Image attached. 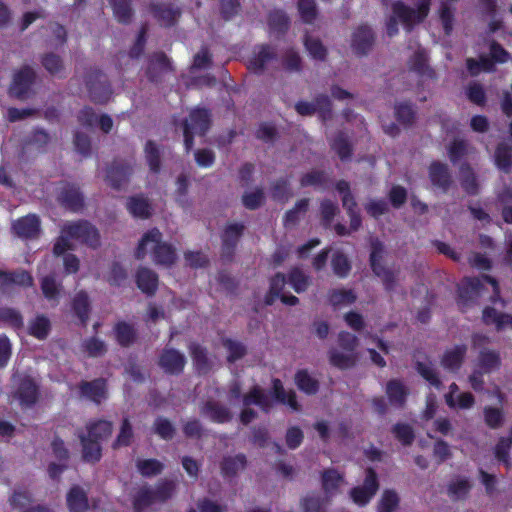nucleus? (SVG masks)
Instances as JSON below:
<instances>
[{
  "label": "nucleus",
  "mask_w": 512,
  "mask_h": 512,
  "mask_svg": "<svg viewBox=\"0 0 512 512\" xmlns=\"http://www.w3.org/2000/svg\"><path fill=\"white\" fill-rule=\"evenodd\" d=\"M36 79V73L29 65H24L17 70L10 85V93L19 100L27 97Z\"/></svg>",
  "instance_id": "9b49d317"
},
{
  "label": "nucleus",
  "mask_w": 512,
  "mask_h": 512,
  "mask_svg": "<svg viewBox=\"0 0 512 512\" xmlns=\"http://www.w3.org/2000/svg\"><path fill=\"white\" fill-rule=\"evenodd\" d=\"M50 330L51 323L49 319L44 315H38L30 322L28 333L38 340H44L48 337Z\"/></svg>",
  "instance_id": "603ef678"
},
{
  "label": "nucleus",
  "mask_w": 512,
  "mask_h": 512,
  "mask_svg": "<svg viewBox=\"0 0 512 512\" xmlns=\"http://www.w3.org/2000/svg\"><path fill=\"white\" fill-rule=\"evenodd\" d=\"M277 59L276 49L270 44H260L255 47L249 60L248 69L255 74H262L267 63Z\"/></svg>",
  "instance_id": "f3484780"
},
{
  "label": "nucleus",
  "mask_w": 512,
  "mask_h": 512,
  "mask_svg": "<svg viewBox=\"0 0 512 512\" xmlns=\"http://www.w3.org/2000/svg\"><path fill=\"white\" fill-rule=\"evenodd\" d=\"M328 182V175L323 170H313L305 173L300 178L301 187H324Z\"/></svg>",
  "instance_id": "680f3d73"
},
{
  "label": "nucleus",
  "mask_w": 512,
  "mask_h": 512,
  "mask_svg": "<svg viewBox=\"0 0 512 512\" xmlns=\"http://www.w3.org/2000/svg\"><path fill=\"white\" fill-rule=\"evenodd\" d=\"M12 229L20 238H37L41 231L40 218L36 214H28L14 221Z\"/></svg>",
  "instance_id": "a211bd4d"
},
{
  "label": "nucleus",
  "mask_w": 512,
  "mask_h": 512,
  "mask_svg": "<svg viewBox=\"0 0 512 512\" xmlns=\"http://www.w3.org/2000/svg\"><path fill=\"white\" fill-rule=\"evenodd\" d=\"M477 365L480 370L487 374L499 370L502 365L500 353L488 348L480 350L477 358Z\"/></svg>",
  "instance_id": "c756f323"
},
{
  "label": "nucleus",
  "mask_w": 512,
  "mask_h": 512,
  "mask_svg": "<svg viewBox=\"0 0 512 512\" xmlns=\"http://www.w3.org/2000/svg\"><path fill=\"white\" fill-rule=\"evenodd\" d=\"M174 72L170 58L162 51H156L148 55L145 68V76L149 82L158 84L164 77Z\"/></svg>",
  "instance_id": "1a4fd4ad"
},
{
  "label": "nucleus",
  "mask_w": 512,
  "mask_h": 512,
  "mask_svg": "<svg viewBox=\"0 0 512 512\" xmlns=\"http://www.w3.org/2000/svg\"><path fill=\"white\" fill-rule=\"evenodd\" d=\"M383 254V243L377 238L372 239L369 257L371 270L377 277L381 278L384 289L391 292L396 287L397 277L394 271L385 268L382 264Z\"/></svg>",
  "instance_id": "0eeeda50"
},
{
  "label": "nucleus",
  "mask_w": 512,
  "mask_h": 512,
  "mask_svg": "<svg viewBox=\"0 0 512 512\" xmlns=\"http://www.w3.org/2000/svg\"><path fill=\"white\" fill-rule=\"evenodd\" d=\"M11 285L20 287H31L33 285V277L26 270L5 271L0 269V288L5 289Z\"/></svg>",
  "instance_id": "b1692460"
},
{
  "label": "nucleus",
  "mask_w": 512,
  "mask_h": 512,
  "mask_svg": "<svg viewBox=\"0 0 512 512\" xmlns=\"http://www.w3.org/2000/svg\"><path fill=\"white\" fill-rule=\"evenodd\" d=\"M186 363L185 355L175 348H164L158 359L159 367L168 375L182 374Z\"/></svg>",
  "instance_id": "f8f14e48"
},
{
  "label": "nucleus",
  "mask_w": 512,
  "mask_h": 512,
  "mask_svg": "<svg viewBox=\"0 0 512 512\" xmlns=\"http://www.w3.org/2000/svg\"><path fill=\"white\" fill-rule=\"evenodd\" d=\"M380 487L377 472L374 468L368 467L365 470V477L362 485L353 487L349 494L352 501L360 506H366L376 495Z\"/></svg>",
  "instance_id": "6e6552de"
},
{
  "label": "nucleus",
  "mask_w": 512,
  "mask_h": 512,
  "mask_svg": "<svg viewBox=\"0 0 512 512\" xmlns=\"http://www.w3.org/2000/svg\"><path fill=\"white\" fill-rule=\"evenodd\" d=\"M316 113H318L321 121L326 122L332 118V102L328 95L318 94L314 100Z\"/></svg>",
  "instance_id": "338daca9"
},
{
  "label": "nucleus",
  "mask_w": 512,
  "mask_h": 512,
  "mask_svg": "<svg viewBox=\"0 0 512 512\" xmlns=\"http://www.w3.org/2000/svg\"><path fill=\"white\" fill-rule=\"evenodd\" d=\"M415 369L418 374L426 380L431 386L436 389H440L442 386V382L439 378L437 371L432 367L431 364H426L421 361H417L415 363Z\"/></svg>",
  "instance_id": "bf43d9fd"
},
{
  "label": "nucleus",
  "mask_w": 512,
  "mask_h": 512,
  "mask_svg": "<svg viewBox=\"0 0 512 512\" xmlns=\"http://www.w3.org/2000/svg\"><path fill=\"white\" fill-rule=\"evenodd\" d=\"M86 430L88 437L101 443L112 435L113 424L104 419L91 420L86 424Z\"/></svg>",
  "instance_id": "473e14b6"
},
{
  "label": "nucleus",
  "mask_w": 512,
  "mask_h": 512,
  "mask_svg": "<svg viewBox=\"0 0 512 512\" xmlns=\"http://www.w3.org/2000/svg\"><path fill=\"white\" fill-rule=\"evenodd\" d=\"M133 172L131 163L123 160H114L106 171V181L115 190H120L126 184Z\"/></svg>",
  "instance_id": "2eb2a0df"
},
{
  "label": "nucleus",
  "mask_w": 512,
  "mask_h": 512,
  "mask_svg": "<svg viewBox=\"0 0 512 512\" xmlns=\"http://www.w3.org/2000/svg\"><path fill=\"white\" fill-rule=\"evenodd\" d=\"M0 322L7 324L15 330H20L24 327L22 314L11 307L0 308Z\"/></svg>",
  "instance_id": "13d9d810"
},
{
  "label": "nucleus",
  "mask_w": 512,
  "mask_h": 512,
  "mask_svg": "<svg viewBox=\"0 0 512 512\" xmlns=\"http://www.w3.org/2000/svg\"><path fill=\"white\" fill-rule=\"evenodd\" d=\"M39 386L33 378L25 376L18 382L15 397L22 407L30 408L34 406L39 399Z\"/></svg>",
  "instance_id": "dca6fc26"
},
{
  "label": "nucleus",
  "mask_w": 512,
  "mask_h": 512,
  "mask_svg": "<svg viewBox=\"0 0 512 512\" xmlns=\"http://www.w3.org/2000/svg\"><path fill=\"white\" fill-rule=\"evenodd\" d=\"M69 512H87L89 500L87 492L79 485H72L66 495Z\"/></svg>",
  "instance_id": "393cba45"
},
{
  "label": "nucleus",
  "mask_w": 512,
  "mask_h": 512,
  "mask_svg": "<svg viewBox=\"0 0 512 512\" xmlns=\"http://www.w3.org/2000/svg\"><path fill=\"white\" fill-rule=\"evenodd\" d=\"M149 10L157 22L166 28L175 26L182 14L181 9L171 3L151 2Z\"/></svg>",
  "instance_id": "4468645a"
},
{
  "label": "nucleus",
  "mask_w": 512,
  "mask_h": 512,
  "mask_svg": "<svg viewBox=\"0 0 512 512\" xmlns=\"http://www.w3.org/2000/svg\"><path fill=\"white\" fill-rule=\"evenodd\" d=\"M304 45L310 56L315 60L324 61L327 56V49L320 39L305 35Z\"/></svg>",
  "instance_id": "e2e57ef3"
},
{
  "label": "nucleus",
  "mask_w": 512,
  "mask_h": 512,
  "mask_svg": "<svg viewBox=\"0 0 512 512\" xmlns=\"http://www.w3.org/2000/svg\"><path fill=\"white\" fill-rule=\"evenodd\" d=\"M114 332L118 344L122 347H129L136 341L135 328L125 321L117 322L114 326Z\"/></svg>",
  "instance_id": "a19ab883"
},
{
  "label": "nucleus",
  "mask_w": 512,
  "mask_h": 512,
  "mask_svg": "<svg viewBox=\"0 0 512 512\" xmlns=\"http://www.w3.org/2000/svg\"><path fill=\"white\" fill-rule=\"evenodd\" d=\"M211 112L207 108L196 107L183 121L184 146L188 153L194 146V135L205 136L211 127Z\"/></svg>",
  "instance_id": "20e7f679"
},
{
  "label": "nucleus",
  "mask_w": 512,
  "mask_h": 512,
  "mask_svg": "<svg viewBox=\"0 0 512 512\" xmlns=\"http://www.w3.org/2000/svg\"><path fill=\"white\" fill-rule=\"evenodd\" d=\"M331 148L336 152L342 161H346L352 156V146L343 132H339L331 142Z\"/></svg>",
  "instance_id": "5fc2aeb1"
},
{
  "label": "nucleus",
  "mask_w": 512,
  "mask_h": 512,
  "mask_svg": "<svg viewBox=\"0 0 512 512\" xmlns=\"http://www.w3.org/2000/svg\"><path fill=\"white\" fill-rule=\"evenodd\" d=\"M344 482V476L335 468L325 469L321 473V485L326 495H334Z\"/></svg>",
  "instance_id": "e433bc0d"
},
{
  "label": "nucleus",
  "mask_w": 512,
  "mask_h": 512,
  "mask_svg": "<svg viewBox=\"0 0 512 512\" xmlns=\"http://www.w3.org/2000/svg\"><path fill=\"white\" fill-rule=\"evenodd\" d=\"M391 432L395 439L403 446H410L414 442L415 433L411 425L398 422L393 425Z\"/></svg>",
  "instance_id": "4d7b16f0"
},
{
  "label": "nucleus",
  "mask_w": 512,
  "mask_h": 512,
  "mask_svg": "<svg viewBox=\"0 0 512 512\" xmlns=\"http://www.w3.org/2000/svg\"><path fill=\"white\" fill-rule=\"evenodd\" d=\"M467 354V346L465 344H457L450 349H446L441 357V366L449 371L456 373L462 367Z\"/></svg>",
  "instance_id": "412c9836"
},
{
  "label": "nucleus",
  "mask_w": 512,
  "mask_h": 512,
  "mask_svg": "<svg viewBox=\"0 0 512 512\" xmlns=\"http://www.w3.org/2000/svg\"><path fill=\"white\" fill-rule=\"evenodd\" d=\"M144 154L150 172L159 174L161 171V151L157 143L153 140H148L144 147Z\"/></svg>",
  "instance_id": "79ce46f5"
},
{
  "label": "nucleus",
  "mask_w": 512,
  "mask_h": 512,
  "mask_svg": "<svg viewBox=\"0 0 512 512\" xmlns=\"http://www.w3.org/2000/svg\"><path fill=\"white\" fill-rule=\"evenodd\" d=\"M41 64L52 76L64 78V64L62 58L55 53H45L41 57Z\"/></svg>",
  "instance_id": "49530a36"
},
{
  "label": "nucleus",
  "mask_w": 512,
  "mask_h": 512,
  "mask_svg": "<svg viewBox=\"0 0 512 512\" xmlns=\"http://www.w3.org/2000/svg\"><path fill=\"white\" fill-rule=\"evenodd\" d=\"M175 490L176 484L174 481L167 479L159 481L155 489H153L156 502L164 503L168 501L173 496Z\"/></svg>",
  "instance_id": "774afa93"
},
{
  "label": "nucleus",
  "mask_w": 512,
  "mask_h": 512,
  "mask_svg": "<svg viewBox=\"0 0 512 512\" xmlns=\"http://www.w3.org/2000/svg\"><path fill=\"white\" fill-rule=\"evenodd\" d=\"M449 160L457 164L468 154V143L464 139H454L447 149Z\"/></svg>",
  "instance_id": "0e129e2a"
},
{
  "label": "nucleus",
  "mask_w": 512,
  "mask_h": 512,
  "mask_svg": "<svg viewBox=\"0 0 512 512\" xmlns=\"http://www.w3.org/2000/svg\"><path fill=\"white\" fill-rule=\"evenodd\" d=\"M201 413L212 422L218 424L227 423L232 419V413L229 408L213 400H208L203 404Z\"/></svg>",
  "instance_id": "a878e982"
},
{
  "label": "nucleus",
  "mask_w": 512,
  "mask_h": 512,
  "mask_svg": "<svg viewBox=\"0 0 512 512\" xmlns=\"http://www.w3.org/2000/svg\"><path fill=\"white\" fill-rule=\"evenodd\" d=\"M115 19L121 24H129L132 21L133 10L131 0H109Z\"/></svg>",
  "instance_id": "c03bdc74"
},
{
  "label": "nucleus",
  "mask_w": 512,
  "mask_h": 512,
  "mask_svg": "<svg viewBox=\"0 0 512 512\" xmlns=\"http://www.w3.org/2000/svg\"><path fill=\"white\" fill-rule=\"evenodd\" d=\"M375 35L370 26L364 24L356 28L352 35V49L355 54L366 55L372 48Z\"/></svg>",
  "instance_id": "6ab92c4d"
},
{
  "label": "nucleus",
  "mask_w": 512,
  "mask_h": 512,
  "mask_svg": "<svg viewBox=\"0 0 512 512\" xmlns=\"http://www.w3.org/2000/svg\"><path fill=\"white\" fill-rule=\"evenodd\" d=\"M287 279L288 284L296 293L306 291L309 286V277L298 267H294L289 271Z\"/></svg>",
  "instance_id": "052dcab7"
},
{
  "label": "nucleus",
  "mask_w": 512,
  "mask_h": 512,
  "mask_svg": "<svg viewBox=\"0 0 512 512\" xmlns=\"http://www.w3.org/2000/svg\"><path fill=\"white\" fill-rule=\"evenodd\" d=\"M495 165L504 173L512 171V145L501 142L497 145L494 153Z\"/></svg>",
  "instance_id": "58836bf2"
},
{
  "label": "nucleus",
  "mask_w": 512,
  "mask_h": 512,
  "mask_svg": "<svg viewBox=\"0 0 512 512\" xmlns=\"http://www.w3.org/2000/svg\"><path fill=\"white\" fill-rule=\"evenodd\" d=\"M133 437H134V433H133V428H132L131 422L127 417H125L122 420L120 431H119L116 439L112 443V448L118 449L120 447L130 446L133 441Z\"/></svg>",
  "instance_id": "6e6d98bb"
},
{
  "label": "nucleus",
  "mask_w": 512,
  "mask_h": 512,
  "mask_svg": "<svg viewBox=\"0 0 512 512\" xmlns=\"http://www.w3.org/2000/svg\"><path fill=\"white\" fill-rule=\"evenodd\" d=\"M331 266L334 274L339 278H346L351 270V263L349 259L341 252L333 254Z\"/></svg>",
  "instance_id": "69168bd1"
},
{
  "label": "nucleus",
  "mask_w": 512,
  "mask_h": 512,
  "mask_svg": "<svg viewBox=\"0 0 512 512\" xmlns=\"http://www.w3.org/2000/svg\"><path fill=\"white\" fill-rule=\"evenodd\" d=\"M243 404L246 407L257 405L260 409L268 413L272 408V402L268 395L259 386H253L248 393L243 396Z\"/></svg>",
  "instance_id": "f704fd0d"
},
{
  "label": "nucleus",
  "mask_w": 512,
  "mask_h": 512,
  "mask_svg": "<svg viewBox=\"0 0 512 512\" xmlns=\"http://www.w3.org/2000/svg\"><path fill=\"white\" fill-rule=\"evenodd\" d=\"M153 489L149 486L139 488L133 497L134 512H143L146 508L156 502Z\"/></svg>",
  "instance_id": "09e8293b"
},
{
  "label": "nucleus",
  "mask_w": 512,
  "mask_h": 512,
  "mask_svg": "<svg viewBox=\"0 0 512 512\" xmlns=\"http://www.w3.org/2000/svg\"><path fill=\"white\" fill-rule=\"evenodd\" d=\"M409 392L399 379H391L386 384V395L391 405L402 408L407 400Z\"/></svg>",
  "instance_id": "7c9ffc66"
},
{
  "label": "nucleus",
  "mask_w": 512,
  "mask_h": 512,
  "mask_svg": "<svg viewBox=\"0 0 512 512\" xmlns=\"http://www.w3.org/2000/svg\"><path fill=\"white\" fill-rule=\"evenodd\" d=\"M482 321L485 325H495L497 331L503 330L506 326L512 328V315L498 312L494 307L486 306L482 311Z\"/></svg>",
  "instance_id": "2f4dec72"
},
{
  "label": "nucleus",
  "mask_w": 512,
  "mask_h": 512,
  "mask_svg": "<svg viewBox=\"0 0 512 512\" xmlns=\"http://www.w3.org/2000/svg\"><path fill=\"white\" fill-rule=\"evenodd\" d=\"M135 282L142 293L153 296L158 289L159 277L152 269L141 266L136 271Z\"/></svg>",
  "instance_id": "4be33fe9"
},
{
  "label": "nucleus",
  "mask_w": 512,
  "mask_h": 512,
  "mask_svg": "<svg viewBox=\"0 0 512 512\" xmlns=\"http://www.w3.org/2000/svg\"><path fill=\"white\" fill-rule=\"evenodd\" d=\"M357 299L356 294L352 289H331L328 292V301L334 309L339 308L342 305L353 304Z\"/></svg>",
  "instance_id": "a18cd8bd"
},
{
  "label": "nucleus",
  "mask_w": 512,
  "mask_h": 512,
  "mask_svg": "<svg viewBox=\"0 0 512 512\" xmlns=\"http://www.w3.org/2000/svg\"><path fill=\"white\" fill-rule=\"evenodd\" d=\"M459 171L461 175L460 183L463 190L468 195H477L479 193V184L471 165L464 162L460 165Z\"/></svg>",
  "instance_id": "4c0bfd02"
},
{
  "label": "nucleus",
  "mask_w": 512,
  "mask_h": 512,
  "mask_svg": "<svg viewBox=\"0 0 512 512\" xmlns=\"http://www.w3.org/2000/svg\"><path fill=\"white\" fill-rule=\"evenodd\" d=\"M79 394L97 405L101 404L108 396L107 380L96 378L91 381L82 380L78 384Z\"/></svg>",
  "instance_id": "ddd939ff"
},
{
  "label": "nucleus",
  "mask_w": 512,
  "mask_h": 512,
  "mask_svg": "<svg viewBox=\"0 0 512 512\" xmlns=\"http://www.w3.org/2000/svg\"><path fill=\"white\" fill-rule=\"evenodd\" d=\"M136 468L143 477H153L162 473L164 465L161 461L151 459H138Z\"/></svg>",
  "instance_id": "864d4df0"
},
{
  "label": "nucleus",
  "mask_w": 512,
  "mask_h": 512,
  "mask_svg": "<svg viewBox=\"0 0 512 512\" xmlns=\"http://www.w3.org/2000/svg\"><path fill=\"white\" fill-rule=\"evenodd\" d=\"M431 0H419L416 8L406 5L403 1L392 3L393 15L386 22V33L389 37L398 34V20L403 24L407 32H411L414 27L424 22L430 12Z\"/></svg>",
  "instance_id": "f03ea898"
},
{
  "label": "nucleus",
  "mask_w": 512,
  "mask_h": 512,
  "mask_svg": "<svg viewBox=\"0 0 512 512\" xmlns=\"http://www.w3.org/2000/svg\"><path fill=\"white\" fill-rule=\"evenodd\" d=\"M294 383L301 392L307 395L317 394L320 388L319 381L314 378L307 369H299L296 371Z\"/></svg>",
  "instance_id": "c9c22d12"
},
{
  "label": "nucleus",
  "mask_w": 512,
  "mask_h": 512,
  "mask_svg": "<svg viewBox=\"0 0 512 512\" xmlns=\"http://www.w3.org/2000/svg\"><path fill=\"white\" fill-rule=\"evenodd\" d=\"M394 114L397 122L405 127L412 126L415 117L416 111L414 109V105L410 102H401L395 105Z\"/></svg>",
  "instance_id": "3c124183"
},
{
  "label": "nucleus",
  "mask_w": 512,
  "mask_h": 512,
  "mask_svg": "<svg viewBox=\"0 0 512 512\" xmlns=\"http://www.w3.org/2000/svg\"><path fill=\"white\" fill-rule=\"evenodd\" d=\"M126 208L129 213L140 219H148L152 215L149 200L143 195H135L128 198Z\"/></svg>",
  "instance_id": "72a5a7b5"
},
{
  "label": "nucleus",
  "mask_w": 512,
  "mask_h": 512,
  "mask_svg": "<svg viewBox=\"0 0 512 512\" xmlns=\"http://www.w3.org/2000/svg\"><path fill=\"white\" fill-rule=\"evenodd\" d=\"M484 283H488L493 288L492 302L500 297V288L498 281L487 274L481 276L464 277L458 287V304L467 307L475 303L484 289Z\"/></svg>",
  "instance_id": "7ed1b4c3"
},
{
  "label": "nucleus",
  "mask_w": 512,
  "mask_h": 512,
  "mask_svg": "<svg viewBox=\"0 0 512 512\" xmlns=\"http://www.w3.org/2000/svg\"><path fill=\"white\" fill-rule=\"evenodd\" d=\"M85 85L90 100L95 104H106L112 96L108 77L100 69H91L85 76Z\"/></svg>",
  "instance_id": "423d86ee"
},
{
  "label": "nucleus",
  "mask_w": 512,
  "mask_h": 512,
  "mask_svg": "<svg viewBox=\"0 0 512 512\" xmlns=\"http://www.w3.org/2000/svg\"><path fill=\"white\" fill-rule=\"evenodd\" d=\"M78 438L82 446V459L84 462L95 464L102 458L101 443L88 437L84 433H79Z\"/></svg>",
  "instance_id": "bb28decb"
},
{
  "label": "nucleus",
  "mask_w": 512,
  "mask_h": 512,
  "mask_svg": "<svg viewBox=\"0 0 512 512\" xmlns=\"http://www.w3.org/2000/svg\"><path fill=\"white\" fill-rule=\"evenodd\" d=\"M62 234H66L71 240H75L92 249H97L101 245V236L98 228L88 220L80 219L65 223L62 227Z\"/></svg>",
  "instance_id": "39448f33"
},
{
  "label": "nucleus",
  "mask_w": 512,
  "mask_h": 512,
  "mask_svg": "<svg viewBox=\"0 0 512 512\" xmlns=\"http://www.w3.org/2000/svg\"><path fill=\"white\" fill-rule=\"evenodd\" d=\"M148 253L156 266L164 268H171L178 260L177 249L163 240V234L158 228L149 229L142 235L134 256L137 260H143Z\"/></svg>",
  "instance_id": "f257e3e1"
},
{
  "label": "nucleus",
  "mask_w": 512,
  "mask_h": 512,
  "mask_svg": "<svg viewBox=\"0 0 512 512\" xmlns=\"http://www.w3.org/2000/svg\"><path fill=\"white\" fill-rule=\"evenodd\" d=\"M328 359L329 363L340 369V370H346L349 368H352L356 365L357 362V356L355 353L347 352L342 353L338 351L336 348H331L328 351Z\"/></svg>",
  "instance_id": "ea45409f"
},
{
  "label": "nucleus",
  "mask_w": 512,
  "mask_h": 512,
  "mask_svg": "<svg viewBox=\"0 0 512 512\" xmlns=\"http://www.w3.org/2000/svg\"><path fill=\"white\" fill-rule=\"evenodd\" d=\"M400 505V497L394 489H385L377 503L376 512H396Z\"/></svg>",
  "instance_id": "de8ad7c7"
},
{
  "label": "nucleus",
  "mask_w": 512,
  "mask_h": 512,
  "mask_svg": "<svg viewBox=\"0 0 512 512\" xmlns=\"http://www.w3.org/2000/svg\"><path fill=\"white\" fill-rule=\"evenodd\" d=\"M71 307L80 324L86 327L91 311V302L88 293L84 290L77 292L72 299Z\"/></svg>",
  "instance_id": "c85d7f7f"
},
{
  "label": "nucleus",
  "mask_w": 512,
  "mask_h": 512,
  "mask_svg": "<svg viewBox=\"0 0 512 512\" xmlns=\"http://www.w3.org/2000/svg\"><path fill=\"white\" fill-rule=\"evenodd\" d=\"M188 350L197 374L203 376L209 374L212 370V361L209 358L208 349L197 342H190Z\"/></svg>",
  "instance_id": "aec40b11"
},
{
  "label": "nucleus",
  "mask_w": 512,
  "mask_h": 512,
  "mask_svg": "<svg viewBox=\"0 0 512 512\" xmlns=\"http://www.w3.org/2000/svg\"><path fill=\"white\" fill-rule=\"evenodd\" d=\"M290 25L287 14L282 10H273L268 14V26L271 32L284 34Z\"/></svg>",
  "instance_id": "8fccbe9b"
},
{
  "label": "nucleus",
  "mask_w": 512,
  "mask_h": 512,
  "mask_svg": "<svg viewBox=\"0 0 512 512\" xmlns=\"http://www.w3.org/2000/svg\"><path fill=\"white\" fill-rule=\"evenodd\" d=\"M337 192L341 195L342 206L347 214L358 211V204L351 192L350 184L346 180H339L335 184Z\"/></svg>",
  "instance_id": "37998d69"
},
{
  "label": "nucleus",
  "mask_w": 512,
  "mask_h": 512,
  "mask_svg": "<svg viewBox=\"0 0 512 512\" xmlns=\"http://www.w3.org/2000/svg\"><path fill=\"white\" fill-rule=\"evenodd\" d=\"M429 178L433 186L446 193L452 185V176L446 164L433 161L429 166Z\"/></svg>",
  "instance_id": "5701e85b"
},
{
  "label": "nucleus",
  "mask_w": 512,
  "mask_h": 512,
  "mask_svg": "<svg viewBox=\"0 0 512 512\" xmlns=\"http://www.w3.org/2000/svg\"><path fill=\"white\" fill-rule=\"evenodd\" d=\"M247 466V457L243 453H238L234 456H224L220 462L221 474L225 478L236 477L239 471H242Z\"/></svg>",
  "instance_id": "cd10ccee"
},
{
  "label": "nucleus",
  "mask_w": 512,
  "mask_h": 512,
  "mask_svg": "<svg viewBox=\"0 0 512 512\" xmlns=\"http://www.w3.org/2000/svg\"><path fill=\"white\" fill-rule=\"evenodd\" d=\"M57 201L61 207L71 212H78L85 205L84 195L75 183L63 182L57 194Z\"/></svg>",
  "instance_id": "9d476101"
}]
</instances>
